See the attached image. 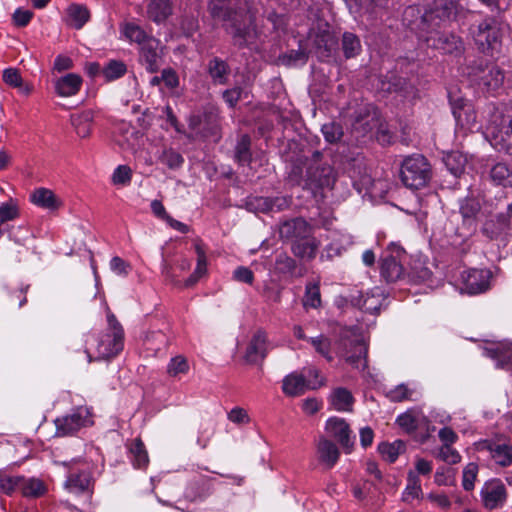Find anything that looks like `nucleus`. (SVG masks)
<instances>
[{
    "label": "nucleus",
    "mask_w": 512,
    "mask_h": 512,
    "mask_svg": "<svg viewBox=\"0 0 512 512\" xmlns=\"http://www.w3.org/2000/svg\"><path fill=\"white\" fill-rule=\"evenodd\" d=\"M454 11L455 6L451 0H434L423 14L415 6L407 7L403 13V22L429 47L445 54L461 56L465 51L462 38L454 33L440 31Z\"/></svg>",
    "instance_id": "f257e3e1"
},
{
    "label": "nucleus",
    "mask_w": 512,
    "mask_h": 512,
    "mask_svg": "<svg viewBox=\"0 0 512 512\" xmlns=\"http://www.w3.org/2000/svg\"><path fill=\"white\" fill-rule=\"evenodd\" d=\"M212 17L220 22L232 43L238 48L251 45L257 38L254 18L243 0H212L209 5Z\"/></svg>",
    "instance_id": "f03ea898"
},
{
    "label": "nucleus",
    "mask_w": 512,
    "mask_h": 512,
    "mask_svg": "<svg viewBox=\"0 0 512 512\" xmlns=\"http://www.w3.org/2000/svg\"><path fill=\"white\" fill-rule=\"evenodd\" d=\"M321 156L319 151H315L311 158L299 155L293 159L288 172V182L294 186H301L314 195L321 189L331 188L336 179L335 172L332 166L321 162Z\"/></svg>",
    "instance_id": "7ed1b4c3"
},
{
    "label": "nucleus",
    "mask_w": 512,
    "mask_h": 512,
    "mask_svg": "<svg viewBox=\"0 0 512 512\" xmlns=\"http://www.w3.org/2000/svg\"><path fill=\"white\" fill-rule=\"evenodd\" d=\"M108 329L88 341L87 353L91 360L109 359L116 356L124 348V329L113 315H108Z\"/></svg>",
    "instance_id": "20e7f679"
},
{
    "label": "nucleus",
    "mask_w": 512,
    "mask_h": 512,
    "mask_svg": "<svg viewBox=\"0 0 512 512\" xmlns=\"http://www.w3.org/2000/svg\"><path fill=\"white\" fill-rule=\"evenodd\" d=\"M130 42L138 46V61L146 71L156 73L164 63L160 41L141 27L130 24Z\"/></svg>",
    "instance_id": "39448f33"
},
{
    "label": "nucleus",
    "mask_w": 512,
    "mask_h": 512,
    "mask_svg": "<svg viewBox=\"0 0 512 512\" xmlns=\"http://www.w3.org/2000/svg\"><path fill=\"white\" fill-rule=\"evenodd\" d=\"M472 38L478 49L491 56L499 52L502 44L503 23L494 16L484 18L470 28Z\"/></svg>",
    "instance_id": "423d86ee"
},
{
    "label": "nucleus",
    "mask_w": 512,
    "mask_h": 512,
    "mask_svg": "<svg viewBox=\"0 0 512 512\" xmlns=\"http://www.w3.org/2000/svg\"><path fill=\"white\" fill-rule=\"evenodd\" d=\"M432 177V168L428 160L420 154L407 156L401 164L400 178L409 189L425 187Z\"/></svg>",
    "instance_id": "0eeeda50"
},
{
    "label": "nucleus",
    "mask_w": 512,
    "mask_h": 512,
    "mask_svg": "<svg viewBox=\"0 0 512 512\" xmlns=\"http://www.w3.org/2000/svg\"><path fill=\"white\" fill-rule=\"evenodd\" d=\"M487 133L494 148L512 155V116L505 115L499 109L493 108L487 125Z\"/></svg>",
    "instance_id": "6e6552de"
},
{
    "label": "nucleus",
    "mask_w": 512,
    "mask_h": 512,
    "mask_svg": "<svg viewBox=\"0 0 512 512\" xmlns=\"http://www.w3.org/2000/svg\"><path fill=\"white\" fill-rule=\"evenodd\" d=\"M93 416L91 408L86 406L77 407L70 414L55 420L56 435L61 437L73 435L81 428L93 425Z\"/></svg>",
    "instance_id": "1a4fd4ad"
},
{
    "label": "nucleus",
    "mask_w": 512,
    "mask_h": 512,
    "mask_svg": "<svg viewBox=\"0 0 512 512\" xmlns=\"http://www.w3.org/2000/svg\"><path fill=\"white\" fill-rule=\"evenodd\" d=\"M63 465L68 469L65 481L66 489L75 494L92 493L93 482L86 462L79 460L71 464L64 462Z\"/></svg>",
    "instance_id": "9d476101"
},
{
    "label": "nucleus",
    "mask_w": 512,
    "mask_h": 512,
    "mask_svg": "<svg viewBox=\"0 0 512 512\" xmlns=\"http://www.w3.org/2000/svg\"><path fill=\"white\" fill-rule=\"evenodd\" d=\"M389 250L390 254L381 259L380 275L387 283H394L405 277L402 265L405 251L395 244H392Z\"/></svg>",
    "instance_id": "9b49d317"
},
{
    "label": "nucleus",
    "mask_w": 512,
    "mask_h": 512,
    "mask_svg": "<svg viewBox=\"0 0 512 512\" xmlns=\"http://www.w3.org/2000/svg\"><path fill=\"white\" fill-rule=\"evenodd\" d=\"M323 386V380H306L303 372H292L284 377L282 391L289 397L303 395L307 390H315Z\"/></svg>",
    "instance_id": "f8f14e48"
},
{
    "label": "nucleus",
    "mask_w": 512,
    "mask_h": 512,
    "mask_svg": "<svg viewBox=\"0 0 512 512\" xmlns=\"http://www.w3.org/2000/svg\"><path fill=\"white\" fill-rule=\"evenodd\" d=\"M479 450H487L495 464L501 467L512 465V444L504 439H487L478 443Z\"/></svg>",
    "instance_id": "ddd939ff"
},
{
    "label": "nucleus",
    "mask_w": 512,
    "mask_h": 512,
    "mask_svg": "<svg viewBox=\"0 0 512 512\" xmlns=\"http://www.w3.org/2000/svg\"><path fill=\"white\" fill-rule=\"evenodd\" d=\"M462 291L470 295L483 293L490 288L491 272L485 269H471L461 275Z\"/></svg>",
    "instance_id": "4468645a"
},
{
    "label": "nucleus",
    "mask_w": 512,
    "mask_h": 512,
    "mask_svg": "<svg viewBox=\"0 0 512 512\" xmlns=\"http://www.w3.org/2000/svg\"><path fill=\"white\" fill-rule=\"evenodd\" d=\"M314 233L313 226L302 217H295L283 221L279 226V236L282 240L291 243L307 238Z\"/></svg>",
    "instance_id": "2eb2a0df"
},
{
    "label": "nucleus",
    "mask_w": 512,
    "mask_h": 512,
    "mask_svg": "<svg viewBox=\"0 0 512 512\" xmlns=\"http://www.w3.org/2000/svg\"><path fill=\"white\" fill-rule=\"evenodd\" d=\"M482 503L488 510H494L506 501L507 491L504 484L499 479L487 481L480 491Z\"/></svg>",
    "instance_id": "dca6fc26"
},
{
    "label": "nucleus",
    "mask_w": 512,
    "mask_h": 512,
    "mask_svg": "<svg viewBox=\"0 0 512 512\" xmlns=\"http://www.w3.org/2000/svg\"><path fill=\"white\" fill-rule=\"evenodd\" d=\"M326 430L331 437L336 439L345 453H351L354 447V437L349 424L342 418L332 417L326 422Z\"/></svg>",
    "instance_id": "f3484780"
},
{
    "label": "nucleus",
    "mask_w": 512,
    "mask_h": 512,
    "mask_svg": "<svg viewBox=\"0 0 512 512\" xmlns=\"http://www.w3.org/2000/svg\"><path fill=\"white\" fill-rule=\"evenodd\" d=\"M480 211L481 204L477 198L467 196L460 201L459 212L463 218V224L467 228V233L463 236L464 240L476 231V219Z\"/></svg>",
    "instance_id": "a211bd4d"
},
{
    "label": "nucleus",
    "mask_w": 512,
    "mask_h": 512,
    "mask_svg": "<svg viewBox=\"0 0 512 512\" xmlns=\"http://www.w3.org/2000/svg\"><path fill=\"white\" fill-rule=\"evenodd\" d=\"M268 349L267 334L262 330H258L248 343L244 358L250 364L262 362L268 354Z\"/></svg>",
    "instance_id": "6ab92c4d"
},
{
    "label": "nucleus",
    "mask_w": 512,
    "mask_h": 512,
    "mask_svg": "<svg viewBox=\"0 0 512 512\" xmlns=\"http://www.w3.org/2000/svg\"><path fill=\"white\" fill-rule=\"evenodd\" d=\"M320 245L321 242L313 234H309L307 238L293 242L291 252L296 258L311 261L316 257Z\"/></svg>",
    "instance_id": "aec40b11"
},
{
    "label": "nucleus",
    "mask_w": 512,
    "mask_h": 512,
    "mask_svg": "<svg viewBox=\"0 0 512 512\" xmlns=\"http://www.w3.org/2000/svg\"><path fill=\"white\" fill-rule=\"evenodd\" d=\"M316 453L319 462L327 469L334 467L340 456V451L336 444L324 437L319 439Z\"/></svg>",
    "instance_id": "412c9836"
},
{
    "label": "nucleus",
    "mask_w": 512,
    "mask_h": 512,
    "mask_svg": "<svg viewBox=\"0 0 512 512\" xmlns=\"http://www.w3.org/2000/svg\"><path fill=\"white\" fill-rule=\"evenodd\" d=\"M83 80L80 75L75 73H68L55 80L54 87L56 93L60 97H71L76 95L81 87Z\"/></svg>",
    "instance_id": "4be33fe9"
},
{
    "label": "nucleus",
    "mask_w": 512,
    "mask_h": 512,
    "mask_svg": "<svg viewBox=\"0 0 512 512\" xmlns=\"http://www.w3.org/2000/svg\"><path fill=\"white\" fill-rule=\"evenodd\" d=\"M30 201L34 205L49 211L58 210L63 204L52 190L43 187L35 189L30 194Z\"/></svg>",
    "instance_id": "5701e85b"
},
{
    "label": "nucleus",
    "mask_w": 512,
    "mask_h": 512,
    "mask_svg": "<svg viewBox=\"0 0 512 512\" xmlns=\"http://www.w3.org/2000/svg\"><path fill=\"white\" fill-rule=\"evenodd\" d=\"M479 85L487 91H495L501 87L504 81L503 71L494 64L486 65L478 76Z\"/></svg>",
    "instance_id": "b1692460"
},
{
    "label": "nucleus",
    "mask_w": 512,
    "mask_h": 512,
    "mask_svg": "<svg viewBox=\"0 0 512 512\" xmlns=\"http://www.w3.org/2000/svg\"><path fill=\"white\" fill-rule=\"evenodd\" d=\"M230 72L228 63L219 57H213L207 64V73L215 85L227 84Z\"/></svg>",
    "instance_id": "393cba45"
},
{
    "label": "nucleus",
    "mask_w": 512,
    "mask_h": 512,
    "mask_svg": "<svg viewBox=\"0 0 512 512\" xmlns=\"http://www.w3.org/2000/svg\"><path fill=\"white\" fill-rule=\"evenodd\" d=\"M488 179L494 186L512 188V169L505 162L495 163L488 172Z\"/></svg>",
    "instance_id": "a878e982"
},
{
    "label": "nucleus",
    "mask_w": 512,
    "mask_h": 512,
    "mask_svg": "<svg viewBox=\"0 0 512 512\" xmlns=\"http://www.w3.org/2000/svg\"><path fill=\"white\" fill-rule=\"evenodd\" d=\"M17 491L26 498H38L45 494L46 486L44 482L35 477L19 476Z\"/></svg>",
    "instance_id": "bb28decb"
},
{
    "label": "nucleus",
    "mask_w": 512,
    "mask_h": 512,
    "mask_svg": "<svg viewBox=\"0 0 512 512\" xmlns=\"http://www.w3.org/2000/svg\"><path fill=\"white\" fill-rule=\"evenodd\" d=\"M313 43L317 49L319 58H326L330 56L335 45V40L329 31L327 24L325 25V28H319L315 33Z\"/></svg>",
    "instance_id": "cd10ccee"
},
{
    "label": "nucleus",
    "mask_w": 512,
    "mask_h": 512,
    "mask_svg": "<svg viewBox=\"0 0 512 512\" xmlns=\"http://www.w3.org/2000/svg\"><path fill=\"white\" fill-rule=\"evenodd\" d=\"M94 119V113L92 110H85L80 113L73 114L71 116V123L74 126L76 133L86 138L91 133L92 121Z\"/></svg>",
    "instance_id": "c85d7f7f"
},
{
    "label": "nucleus",
    "mask_w": 512,
    "mask_h": 512,
    "mask_svg": "<svg viewBox=\"0 0 512 512\" xmlns=\"http://www.w3.org/2000/svg\"><path fill=\"white\" fill-rule=\"evenodd\" d=\"M148 14L154 22H164L172 14L171 0H151Z\"/></svg>",
    "instance_id": "c756f323"
},
{
    "label": "nucleus",
    "mask_w": 512,
    "mask_h": 512,
    "mask_svg": "<svg viewBox=\"0 0 512 512\" xmlns=\"http://www.w3.org/2000/svg\"><path fill=\"white\" fill-rule=\"evenodd\" d=\"M354 398L349 390L336 388L331 394V403L338 411H351Z\"/></svg>",
    "instance_id": "7c9ffc66"
},
{
    "label": "nucleus",
    "mask_w": 512,
    "mask_h": 512,
    "mask_svg": "<svg viewBox=\"0 0 512 512\" xmlns=\"http://www.w3.org/2000/svg\"><path fill=\"white\" fill-rule=\"evenodd\" d=\"M488 355L496 361V366L502 369L512 368V349L505 346H497L487 350Z\"/></svg>",
    "instance_id": "2f4dec72"
},
{
    "label": "nucleus",
    "mask_w": 512,
    "mask_h": 512,
    "mask_svg": "<svg viewBox=\"0 0 512 512\" xmlns=\"http://www.w3.org/2000/svg\"><path fill=\"white\" fill-rule=\"evenodd\" d=\"M71 25L76 29H81L90 18L88 9L80 4H71L67 9Z\"/></svg>",
    "instance_id": "473e14b6"
},
{
    "label": "nucleus",
    "mask_w": 512,
    "mask_h": 512,
    "mask_svg": "<svg viewBox=\"0 0 512 512\" xmlns=\"http://www.w3.org/2000/svg\"><path fill=\"white\" fill-rule=\"evenodd\" d=\"M444 163L452 175L460 177L464 173L467 160L461 153L451 152L444 157Z\"/></svg>",
    "instance_id": "72a5a7b5"
},
{
    "label": "nucleus",
    "mask_w": 512,
    "mask_h": 512,
    "mask_svg": "<svg viewBox=\"0 0 512 512\" xmlns=\"http://www.w3.org/2000/svg\"><path fill=\"white\" fill-rule=\"evenodd\" d=\"M251 139L247 134L241 135L235 147V160L241 164L246 165L251 162L252 154L250 151Z\"/></svg>",
    "instance_id": "f704fd0d"
},
{
    "label": "nucleus",
    "mask_w": 512,
    "mask_h": 512,
    "mask_svg": "<svg viewBox=\"0 0 512 512\" xmlns=\"http://www.w3.org/2000/svg\"><path fill=\"white\" fill-rule=\"evenodd\" d=\"M195 250L197 254V266L194 273L185 282L187 287L194 285L199 278L206 273L207 269V258L202 245L196 244Z\"/></svg>",
    "instance_id": "c9c22d12"
},
{
    "label": "nucleus",
    "mask_w": 512,
    "mask_h": 512,
    "mask_svg": "<svg viewBox=\"0 0 512 512\" xmlns=\"http://www.w3.org/2000/svg\"><path fill=\"white\" fill-rule=\"evenodd\" d=\"M360 39L351 32H345L342 36V50L346 58H353L361 52Z\"/></svg>",
    "instance_id": "e433bc0d"
},
{
    "label": "nucleus",
    "mask_w": 512,
    "mask_h": 512,
    "mask_svg": "<svg viewBox=\"0 0 512 512\" xmlns=\"http://www.w3.org/2000/svg\"><path fill=\"white\" fill-rule=\"evenodd\" d=\"M404 450L405 443L401 440H396L393 443H381L378 446L380 454L390 463H393Z\"/></svg>",
    "instance_id": "4c0bfd02"
},
{
    "label": "nucleus",
    "mask_w": 512,
    "mask_h": 512,
    "mask_svg": "<svg viewBox=\"0 0 512 512\" xmlns=\"http://www.w3.org/2000/svg\"><path fill=\"white\" fill-rule=\"evenodd\" d=\"M352 303L364 312L370 314L378 313L380 309V301L373 295L359 294V296L352 299Z\"/></svg>",
    "instance_id": "58836bf2"
},
{
    "label": "nucleus",
    "mask_w": 512,
    "mask_h": 512,
    "mask_svg": "<svg viewBox=\"0 0 512 512\" xmlns=\"http://www.w3.org/2000/svg\"><path fill=\"white\" fill-rule=\"evenodd\" d=\"M296 267V261L286 252L279 253L275 258L274 269L279 274H293Z\"/></svg>",
    "instance_id": "ea45409f"
},
{
    "label": "nucleus",
    "mask_w": 512,
    "mask_h": 512,
    "mask_svg": "<svg viewBox=\"0 0 512 512\" xmlns=\"http://www.w3.org/2000/svg\"><path fill=\"white\" fill-rule=\"evenodd\" d=\"M308 341L314 347L317 353H319L328 361H332L333 357L331 355V340L327 336L320 334L316 337L309 338Z\"/></svg>",
    "instance_id": "a19ab883"
},
{
    "label": "nucleus",
    "mask_w": 512,
    "mask_h": 512,
    "mask_svg": "<svg viewBox=\"0 0 512 512\" xmlns=\"http://www.w3.org/2000/svg\"><path fill=\"white\" fill-rule=\"evenodd\" d=\"M367 347L364 343L358 341L354 345V353L347 356L346 361L357 369L366 367Z\"/></svg>",
    "instance_id": "79ce46f5"
},
{
    "label": "nucleus",
    "mask_w": 512,
    "mask_h": 512,
    "mask_svg": "<svg viewBox=\"0 0 512 512\" xmlns=\"http://www.w3.org/2000/svg\"><path fill=\"white\" fill-rule=\"evenodd\" d=\"M279 60L286 66L304 65L308 60V53L302 48L290 50L281 55Z\"/></svg>",
    "instance_id": "37998d69"
},
{
    "label": "nucleus",
    "mask_w": 512,
    "mask_h": 512,
    "mask_svg": "<svg viewBox=\"0 0 512 512\" xmlns=\"http://www.w3.org/2000/svg\"><path fill=\"white\" fill-rule=\"evenodd\" d=\"M127 71L126 65L117 60H110L106 66L103 67L102 75L106 81H113L125 75Z\"/></svg>",
    "instance_id": "c03bdc74"
},
{
    "label": "nucleus",
    "mask_w": 512,
    "mask_h": 512,
    "mask_svg": "<svg viewBox=\"0 0 512 512\" xmlns=\"http://www.w3.org/2000/svg\"><path fill=\"white\" fill-rule=\"evenodd\" d=\"M18 475L0 471V494L12 496L17 491Z\"/></svg>",
    "instance_id": "a18cd8bd"
},
{
    "label": "nucleus",
    "mask_w": 512,
    "mask_h": 512,
    "mask_svg": "<svg viewBox=\"0 0 512 512\" xmlns=\"http://www.w3.org/2000/svg\"><path fill=\"white\" fill-rule=\"evenodd\" d=\"M303 305L304 307L311 308H318L321 306V294L318 284L310 283L306 286Z\"/></svg>",
    "instance_id": "49530a36"
},
{
    "label": "nucleus",
    "mask_w": 512,
    "mask_h": 512,
    "mask_svg": "<svg viewBox=\"0 0 512 512\" xmlns=\"http://www.w3.org/2000/svg\"><path fill=\"white\" fill-rule=\"evenodd\" d=\"M130 452L134 455L133 465L136 468H145L149 463L148 453L145 449L144 444L140 439L135 440L133 448H130Z\"/></svg>",
    "instance_id": "de8ad7c7"
},
{
    "label": "nucleus",
    "mask_w": 512,
    "mask_h": 512,
    "mask_svg": "<svg viewBox=\"0 0 512 512\" xmlns=\"http://www.w3.org/2000/svg\"><path fill=\"white\" fill-rule=\"evenodd\" d=\"M324 138L329 143L338 142L343 136L342 126L335 122L326 123L322 126Z\"/></svg>",
    "instance_id": "09e8293b"
},
{
    "label": "nucleus",
    "mask_w": 512,
    "mask_h": 512,
    "mask_svg": "<svg viewBox=\"0 0 512 512\" xmlns=\"http://www.w3.org/2000/svg\"><path fill=\"white\" fill-rule=\"evenodd\" d=\"M396 423L408 434H411L415 432L418 427V417L412 412L407 411L397 417Z\"/></svg>",
    "instance_id": "8fccbe9b"
},
{
    "label": "nucleus",
    "mask_w": 512,
    "mask_h": 512,
    "mask_svg": "<svg viewBox=\"0 0 512 512\" xmlns=\"http://www.w3.org/2000/svg\"><path fill=\"white\" fill-rule=\"evenodd\" d=\"M188 370L189 365L186 358L180 355L172 358L167 367L168 374L173 377L179 374H186Z\"/></svg>",
    "instance_id": "3c124183"
},
{
    "label": "nucleus",
    "mask_w": 512,
    "mask_h": 512,
    "mask_svg": "<svg viewBox=\"0 0 512 512\" xmlns=\"http://www.w3.org/2000/svg\"><path fill=\"white\" fill-rule=\"evenodd\" d=\"M478 473V465L476 463H468L463 470L462 486L466 491L474 488V482Z\"/></svg>",
    "instance_id": "603ef678"
},
{
    "label": "nucleus",
    "mask_w": 512,
    "mask_h": 512,
    "mask_svg": "<svg viewBox=\"0 0 512 512\" xmlns=\"http://www.w3.org/2000/svg\"><path fill=\"white\" fill-rule=\"evenodd\" d=\"M247 207L255 212L268 213L272 211L270 197H253L247 202Z\"/></svg>",
    "instance_id": "864d4df0"
},
{
    "label": "nucleus",
    "mask_w": 512,
    "mask_h": 512,
    "mask_svg": "<svg viewBox=\"0 0 512 512\" xmlns=\"http://www.w3.org/2000/svg\"><path fill=\"white\" fill-rule=\"evenodd\" d=\"M3 81L14 88H22L23 87V79L17 69L8 68L3 72Z\"/></svg>",
    "instance_id": "5fc2aeb1"
},
{
    "label": "nucleus",
    "mask_w": 512,
    "mask_h": 512,
    "mask_svg": "<svg viewBox=\"0 0 512 512\" xmlns=\"http://www.w3.org/2000/svg\"><path fill=\"white\" fill-rule=\"evenodd\" d=\"M438 457L449 464H457L461 460V456L451 445H442Z\"/></svg>",
    "instance_id": "6e6d98bb"
},
{
    "label": "nucleus",
    "mask_w": 512,
    "mask_h": 512,
    "mask_svg": "<svg viewBox=\"0 0 512 512\" xmlns=\"http://www.w3.org/2000/svg\"><path fill=\"white\" fill-rule=\"evenodd\" d=\"M375 121V115L371 114L369 110L366 109L365 115L359 114L356 116L354 127L355 129L362 128L364 132H367L370 131L374 126V123L371 122Z\"/></svg>",
    "instance_id": "4d7b16f0"
},
{
    "label": "nucleus",
    "mask_w": 512,
    "mask_h": 512,
    "mask_svg": "<svg viewBox=\"0 0 512 512\" xmlns=\"http://www.w3.org/2000/svg\"><path fill=\"white\" fill-rule=\"evenodd\" d=\"M161 161L163 164L167 165L169 168L176 169V168H179L183 164L184 159L181 156V154H179L178 152L173 151V150H168V151H164Z\"/></svg>",
    "instance_id": "13d9d810"
},
{
    "label": "nucleus",
    "mask_w": 512,
    "mask_h": 512,
    "mask_svg": "<svg viewBox=\"0 0 512 512\" xmlns=\"http://www.w3.org/2000/svg\"><path fill=\"white\" fill-rule=\"evenodd\" d=\"M412 390H410L406 385L400 384L394 389L390 390L388 393V397L393 402H402L404 400L411 399Z\"/></svg>",
    "instance_id": "bf43d9fd"
},
{
    "label": "nucleus",
    "mask_w": 512,
    "mask_h": 512,
    "mask_svg": "<svg viewBox=\"0 0 512 512\" xmlns=\"http://www.w3.org/2000/svg\"><path fill=\"white\" fill-rule=\"evenodd\" d=\"M161 79L169 89H175L179 86V77L173 68H165L161 72Z\"/></svg>",
    "instance_id": "052dcab7"
},
{
    "label": "nucleus",
    "mask_w": 512,
    "mask_h": 512,
    "mask_svg": "<svg viewBox=\"0 0 512 512\" xmlns=\"http://www.w3.org/2000/svg\"><path fill=\"white\" fill-rule=\"evenodd\" d=\"M242 88L234 87L223 91L222 97L229 107L234 108L238 101L241 99Z\"/></svg>",
    "instance_id": "680f3d73"
},
{
    "label": "nucleus",
    "mask_w": 512,
    "mask_h": 512,
    "mask_svg": "<svg viewBox=\"0 0 512 512\" xmlns=\"http://www.w3.org/2000/svg\"><path fill=\"white\" fill-rule=\"evenodd\" d=\"M127 182L128 165H119L112 175V183L116 186H124Z\"/></svg>",
    "instance_id": "e2e57ef3"
},
{
    "label": "nucleus",
    "mask_w": 512,
    "mask_h": 512,
    "mask_svg": "<svg viewBox=\"0 0 512 512\" xmlns=\"http://www.w3.org/2000/svg\"><path fill=\"white\" fill-rule=\"evenodd\" d=\"M292 202L291 197L287 196H277V197H270V203H271V212H280L283 210H286L290 207Z\"/></svg>",
    "instance_id": "0e129e2a"
},
{
    "label": "nucleus",
    "mask_w": 512,
    "mask_h": 512,
    "mask_svg": "<svg viewBox=\"0 0 512 512\" xmlns=\"http://www.w3.org/2000/svg\"><path fill=\"white\" fill-rule=\"evenodd\" d=\"M233 275L237 281L243 282L246 284H252L253 280H254L253 272L249 268L243 267V266L238 267L234 271Z\"/></svg>",
    "instance_id": "69168bd1"
},
{
    "label": "nucleus",
    "mask_w": 512,
    "mask_h": 512,
    "mask_svg": "<svg viewBox=\"0 0 512 512\" xmlns=\"http://www.w3.org/2000/svg\"><path fill=\"white\" fill-rule=\"evenodd\" d=\"M228 419L236 424H242V423H248L249 422V416L247 412L240 407L233 408L228 413Z\"/></svg>",
    "instance_id": "338daca9"
},
{
    "label": "nucleus",
    "mask_w": 512,
    "mask_h": 512,
    "mask_svg": "<svg viewBox=\"0 0 512 512\" xmlns=\"http://www.w3.org/2000/svg\"><path fill=\"white\" fill-rule=\"evenodd\" d=\"M33 13L29 10L17 9L13 14L14 23L19 27L26 26L31 18Z\"/></svg>",
    "instance_id": "774afa93"
}]
</instances>
